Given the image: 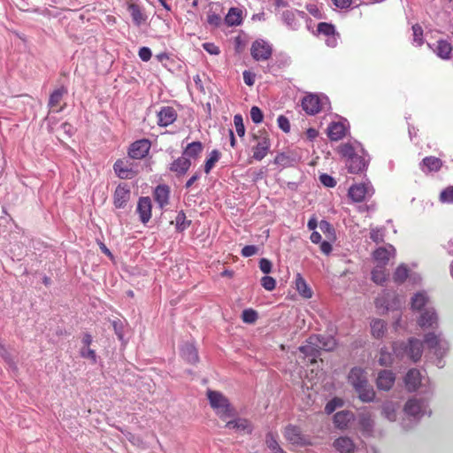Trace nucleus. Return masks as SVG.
Masks as SVG:
<instances>
[{
	"label": "nucleus",
	"mask_w": 453,
	"mask_h": 453,
	"mask_svg": "<svg viewBox=\"0 0 453 453\" xmlns=\"http://www.w3.org/2000/svg\"><path fill=\"white\" fill-rule=\"evenodd\" d=\"M207 397L211 407L222 420H226L236 415L234 408L229 403V400L219 391H207Z\"/></svg>",
	"instance_id": "obj_1"
},
{
	"label": "nucleus",
	"mask_w": 453,
	"mask_h": 453,
	"mask_svg": "<svg viewBox=\"0 0 453 453\" xmlns=\"http://www.w3.org/2000/svg\"><path fill=\"white\" fill-rule=\"evenodd\" d=\"M393 351L396 357L401 359L408 357L413 362H418L423 353V342L416 338H410L407 342H395Z\"/></svg>",
	"instance_id": "obj_2"
},
{
	"label": "nucleus",
	"mask_w": 453,
	"mask_h": 453,
	"mask_svg": "<svg viewBox=\"0 0 453 453\" xmlns=\"http://www.w3.org/2000/svg\"><path fill=\"white\" fill-rule=\"evenodd\" d=\"M404 412L407 416L412 418L415 423H417L422 416L426 414L430 416L432 413L431 410H428L427 402L424 399L417 398H411L407 401L404 405Z\"/></svg>",
	"instance_id": "obj_3"
},
{
	"label": "nucleus",
	"mask_w": 453,
	"mask_h": 453,
	"mask_svg": "<svg viewBox=\"0 0 453 453\" xmlns=\"http://www.w3.org/2000/svg\"><path fill=\"white\" fill-rule=\"evenodd\" d=\"M427 348L434 350V355L439 358L438 365L441 363V358L446 354L449 349V343L444 339L441 338V334H435L434 333L426 334L424 336V342Z\"/></svg>",
	"instance_id": "obj_4"
},
{
	"label": "nucleus",
	"mask_w": 453,
	"mask_h": 453,
	"mask_svg": "<svg viewBox=\"0 0 453 453\" xmlns=\"http://www.w3.org/2000/svg\"><path fill=\"white\" fill-rule=\"evenodd\" d=\"M329 104L326 96L319 97L317 95H307L302 100L303 110L309 115H315L323 111Z\"/></svg>",
	"instance_id": "obj_5"
},
{
	"label": "nucleus",
	"mask_w": 453,
	"mask_h": 453,
	"mask_svg": "<svg viewBox=\"0 0 453 453\" xmlns=\"http://www.w3.org/2000/svg\"><path fill=\"white\" fill-rule=\"evenodd\" d=\"M252 140L257 141V144L252 148V158L261 161L265 157L271 147L268 134L265 132L259 131L258 134H252Z\"/></svg>",
	"instance_id": "obj_6"
},
{
	"label": "nucleus",
	"mask_w": 453,
	"mask_h": 453,
	"mask_svg": "<svg viewBox=\"0 0 453 453\" xmlns=\"http://www.w3.org/2000/svg\"><path fill=\"white\" fill-rule=\"evenodd\" d=\"M272 53V46L262 39L256 40L250 48V54L256 61L268 60Z\"/></svg>",
	"instance_id": "obj_7"
},
{
	"label": "nucleus",
	"mask_w": 453,
	"mask_h": 453,
	"mask_svg": "<svg viewBox=\"0 0 453 453\" xmlns=\"http://www.w3.org/2000/svg\"><path fill=\"white\" fill-rule=\"evenodd\" d=\"M151 142L149 139L143 138L132 142L128 148V156L133 159H142L150 152Z\"/></svg>",
	"instance_id": "obj_8"
},
{
	"label": "nucleus",
	"mask_w": 453,
	"mask_h": 453,
	"mask_svg": "<svg viewBox=\"0 0 453 453\" xmlns=\"http://www.w3.org/2000/svg\"><path fill=\"white\" fill-rule=\"evenodd\" d=\"M284 437L291 444L305 446L310 444L305 436L302 434L301 428L295 425H288L284 430Z\"/></svg>",
	"instance_id": "obj_9"
},
{
	"label": "nucleus",
	"mask_w": 453,
	"mask_h": 453,
	"mask_svg": "<svg viewBox=\"0 0 453 453\" xmlns=\"http://www.w3.org/2000/svg\"><path fill=\"white\" fill-rule=\"evenodd\" d=\"M131 197V190L127 184L117 186L113 194V204L117 209H125Z\"/></svg>",
	"instance_id": "obj_10"
},
{
	"label": "nucleus",
	"mask_w": 453,
	"mask_h": 453,
	"mask_svg": "<svg viewBox=\"0 0 453 453\" xmlns=\"http://www.w3.org/2000/svg\"><path fill=\"white\" fill-rule=\"evenodd\" d=\"M319 346V350L321 351H332L336 347V340L334 336L328 334H311L310 336V343L315 345V343Z\"/></svg>",
	"instance_id": "obj_11"
},
{
	"label": "nucleus",
	"mask_w": 453,
	"mask_h": 453,
	"mask_svg": "<svg viewBox=\"0 0 453 453\" xmlns=\"http://www.w3.org/2000/svg\"><path fill=\"white\" fill-rule=\"evenodd\" d=\"M128 160L118 159L113 165V170L116 175L124 180L132 179L136 175V172L130 167Z\"/></svg>",
	"instance_id": "obj_12"
},
{
	"label": "nucleus",
	"mask_w": 453,
	"mask_h": 453,
	"mask_svg": "<svg viewBox=\"0 0 453 453\" xmlns=\"http://www.w3.org/2000/svg\"><path fill=\"white\" fill-rule=\"evenodd\" d=\"M177 111L173 107L163 106L157 112V125L159 127H168L177 119Z\"/></svg>",
	"instance_id": "obj_13"
},
{
	"label": "nucleus",
	"mask_w": 453,
	"mask_h": 453,
	"mask_svg": "<svg viewBox=\"0 0 453 453\" xmlns=\"http://www.w3.org/2000/svg\"><path fill=\"white\" fill-rule=\"evenodd\" d=\"M151 200L149 196H142L138 200L136 211L143 224L150 221L151 218Z\"/></svg>",
	"instance_id": "obj_14"
},
{
	"label": "nucleus",
	"mask_w": 453,
	"mask_h": 453,
	"mask_svg": "<svg viewBox=\"0 0 453 453\" xmlns=\"http://www.w3.org/2000/svg\"><path fill=\"white\" fill-rule=\"evenodd\" d=\"M371 190L372 188L366 184H355L349 188L348 195L353 202L359 203L365 199L366 195H370ZM373 191L371 193V195Z\"/></svg>",
	"instance_id": "obj_15"
},
{
	"label": "nucleus",
	"mask_w": 453,
	"mask_h": 453,
	"mask_svg": "<svg viewBox=\"0 0 453 453\" xmlns=\"http://www.w3.org/2000/svg\"><path fill=\"white\" fill-rule=\"evenodd\" d=\"M191 166V161L185 157L183 155L173 160L170 165L169 170L175 173L176 176H183L187 173Z\"/></svg>",
	"instance_id": "obj_16"
},
{
	"label": "nucleus",
	"mask_w": 453,
	"mask_h": 453,
	"mask_svg": "<svg viewBox=\"0 0 453 453\" xmlns=\"http://www.w3.org/2000/svg\"><path fill=\"white\" fill-rule=\"evenodd\" d=\"M368 165V161L362 156L356 154L354 157L347 159L346 166L350 173H360L364 172Z\"/></svg>",
	"instance_id": "obj_17"
},
{
	"label": "nucleus",
	"mask_w": 453,
	"mask_h": 453,
	"mask_svg": "<svg viewBox=\"0 0 453 453\" xmlns=\"http://www.w3.org/2000/svg\"><path fill=\"white\" fill-rule=\"evenodd\" d=\"M349 383L355 388H361L362 385L368 382L366 372L360 367H354L350 370L348 376Z\"/></svg>",
	"instance_id": "obj_18"
},
{
	"label": "nucleus",
	"mask_w": 453,
	"mask_h": 453,
	"mask_svg": "<svg viewBox=\"0 0 453 453\" xmlns=\"http://www.w3.org/2000/svg\"><path fill=\"white\" fill-rule=\"evenodd\" d=\"M395 380L394 372L389 370H382L378 374L376 384L379 389L388 391L393 387Z\"/></svg>",
	"instance_id": "obj_19"
},
{
	"label": "nucleus",
	"mask_w": 453,
	"mask_h": 453,
	"mask_svg": "<svg viewBox=\"0 0 453 453\" xmlns=\"http://www.w3.org/2000/svg\"><path fill=\"white\" fill-rule=\"evenodd\" d=\"M395 250L392 245L380 247L373 252V258L379 263L378 265H386L390 257L395 255Z\"/></svg>",
	"instance_id": "obj_20"
},
{
	"label": "nucleus",
	"mask_w": 453,
	"mask_h": 453,
	"mask_svg": "<svg viewBox=\"0 0 453 453\" xmlns=\"http://www.w3.org/2000/svg\"><path fill=\"white\" fill-rule=\"evenodd\" d=\"M438 317L436 312L432 309L425 310L420 315L418 325L422 328L435 327L437 326Z\"/></svg>",
	"instance_id": "obj_21"
},
{
	"label": "nucleus",
	"mask_w": 453,
	"mask_h": 453,
	"mask_svg": "<svg viewBox=\"0 0 453 453\" xmlns=\"http://www.w3.org/2000/svg\"><path fill=\"white\" fill-rule=\"evenodd\" d=\"M357 420L360 429L363 431V433L371 434L374 426V421L372 418L371 413L367 411L359 412Z\"/></svg>",
	"instance_id": "obj_22"
},
{
	"label": "nucleus",
	"mask_w": 453,
	"mask_h": 453,
	"mask_svg": "<svg viewBox=\"0 0 453 453\" xmlns=\"http://www.w3.org/2000/svg\"><path fill=\"white\" fill-rule=\"evenodd\" d=\"M296 13L299 15L301 18H304L306 16L305 12L303 11H291L287 10L282 12V20L283 22L291 29L296 30L299 27V23L296 19Z\"/></svg>",
	"instance_id": "obj_23"
},
{
	"label": "nucleus",
	"mask_w": 453,
	"mask_h": 453,
	"mask_svg": "<svg viewBox=\"0 0 453 453\" xmlns=\"http://www.w3.org/2000/svg\"><path fill=\"white\" fill-rule=\"evenodd\" d=\"M442 166V162L436 157H426L420 163V168L425 173L438 172Z\"/></svg>",
	"instance_id": "obj_24"
},
{
	"label": "nucleus",
	"mask_w": 453,
	"mask_h": 453,
	"mask_svg": "<svg viewBox=\"0 0 453 453\" xmlns=\"http://www.w3.org/2000/svg\"><path fill=\"white\" fill-rule=\"evenodd\" d=\"M346 127L342 122H332L327 127V136L332 141H339L345 136Z\"/></svg>",
	"instance_id": "obj_25"
},
{
	"label": "nucleus",
	"mask_w": 453,
	"mask_h": 453,
	"mask_svg": "<svg viewBox=\"0 0 453 453\" xmlns=\"http://www.w3.org/2000/svg\"><path fill=\"white\" fill-rule=\"evenodd\" d=\"M203 145L201 142H193L188 143L183 150L182 155L191 159H197L203 152Z\"/></svg>",
	"instance_id": "obj_26"
},
{
	"label": "nucleus",
	"mask_w": 453,
	"mask_h": 453,
	"mask_svg": "<svg viewBox=\"0 0 453 453\" xmlns=\"http://www.w3.org/2000/svg\"><path fill=\"white\" fill-rule=\"evenodd\" d=\"M315 345L310 343V337L306 340L304 345H302L298 348L299 351L303 353L305 357H311V362H315L316 358L321 355L319 350V346L317 342H314Z\"/></svg>",
	"instance_id": "obj_27"
},
{
	"label": "nucleus",
	"mask_w": 453,
	"mask_h": 453,
	"mask_svg": "<svg viewBox=\"0 0 453 453\" xmlns=\"http://www.w3.org/2000/svg\"><path fill=\"white\" fill-rule=\"evenodd\" d=\"M180 355L188 363L195 364L198 361L197 350L191 343L186 342L181 346Z\"/></svg>",
	"instance_id": "obj_28"
},
{
	"label": "nucleus",
	"mask_w": 453,
	"mask_h": 453,
	"mask_svg": "<svg viewBox=\"0 0 453 453\" xmlns=\"http://www.w3.org/2000/svg\"><path fill=\"white\" fill-rule=\"evenodd\" d=\"M404 381L410 391H415L421 382L420 372L415 368L409 370Z\"/></svg>",
	"instance_id": "obj_29"
},
{
	"label": "nucleus",
	"mask_w": 453,
	"mask_h": 453,
	"mask_svg": "<svg viewBox=\"0 0 453 453\" xmlns=\"http://www.w3.org/2000/svg\"><path fill=\"white\" fill-rule=\"evenodd\" d=\"M169 187L166 185H158L154 191V199L161 208L165 206L169 201Z\"/></svg>",
	"instance_id": "obj_30"
},
{
	"label": "nucleus",
	"mask_w": 453,
	"mask_h": 453,
	"mask_svg": "<svg viewBox=\"0 0 453 453\" xmlns=\"http://www.w3.org/2000/svg\"><path fill=\"white\" fill-rule=\"evenodd\" d=\"M355 391L358 395V398L364 403H371L375 398V392L368 382L361 386V388H355Z\"/></svg>",
	"instance_id": "obj_31"
},
{
	"label": "nucleus",
	"mask_w": 453,
	"mask_h": 453,
	"mask_svg": "<svg viewBox=\"0 0 453 453\" xmlns=\"http://www.w3.org/2000/svg\"><path fill=\"white\" fill-rule=\"evenodd\" d=\"M353 418V414L349 411H341L334 414V423L336 427L344 429L348 426V424Z\"/></svg>",
	"instance_id": "obj_32"
},
{
	"label": "nucleus",
	"mask_w": 453,
	"mask_h": 453,
	"mask_svg": "<svg viewBox=\"0 0 453 453\" xmlns=\"http://www.w3.org/2000/svg\"><path fill=\"white\" fill-rule=\"evenodd\" d=\"M334 446L341 453H352L355 448L352 440L349 437H340L336 439L334 442Z\"/></svg>",
	"instance_id": "obj_33"
},
{
	"label": "nucleus",
	"mask_w": 453,
	"mask_h": 453,
	"mask_svg": "<svg viewBox=\"0 0 453 453\" xmlns=\"http://www.w3.org/2000/svg\"><path fill=\"white\" fill-rule=\"evenodd\" d=\"M225 426L229 429L246 431L247 434L252 433V427L250 426V423L249 422V420L245 418H236L234 420H230L226 422Z\"/></svg>",
	"instance_id": "obj_34"
},
{
	"label": "nucleus",
	"mask_w": 453,
	"mask_h": 453,
	"mask_svg": "<svg viewBox=\"0 0 453 453\" xmlns=\"http://www.w3.org/2000/svg\"><path fill=\"white\" fill-rule=\"evenodd\" d=\"M242 11L238 8L232 7L229 9L226 18L225 22L227 26H238L242 23Z\"/></svg>",
	"instance_id": "obj_35"
},
{
	"label": "nucleus",
	"mask_w": 453,
	"mask_h": 453,
	"mask_svg": "<svg viewBox=\"0 0 453 453\" xmlns=\"http://www.w3.org/2000/svg\"><path fill=\"white\" fill-rule=\"evenodd\" d=\"M452 46L449 42L445 40H439L437 42V47L435 52L437 56L442 59H449L452 52Z\"/></svg>",
	"instance_id": "obj_36"
},
{
	"label": "nucleus",
	"mask_w": 453,
	"mask_h": 453,
	"mask_svg": "<svg viewBox=\"0 0 453 453\" xmlns=\"http://www.w3.org/2000/svg\"><path fill=\"white\" fill-rule=\"evenodd\" d=\"M296 288L298 293L304 298H311L312 296V291L307 285L305 280L300 273L296 274Z\"/></svg>",
	"instance_id": "obj_37"
},
{
	"label": "nucleus",
	"mask_w": 453,
	"mask_h": 453,
	"mask_svg": "<svg viewBox=\"0 0 453 453\" xmlns=\"http://www.w3.org/2000/svg\"><path fill=\"white\" fill-rule=\"evenodd\" d=\"M388 276L384 265H376L372 271V280L377 285L383 286L388 280Z\"/></svg>",
	"instance_id": "obj_38"
},
{
	"label": "nucleus",
	"mask_w": 453,
	"mask_h": 453,
	"mask_svg": "<svg viewBox=\"0 0 453 453\" xmlns=\"http://www.w3.org/2000/svg\"><path fill=\"white\" fill-rule=\"evenodd\" d=\"M132 19L136 26H140L146 20V15L142 12L140 6L136 4H129L127 7Z\"/></svg>",
	"instance_id": "obj_39"
},
{
	"label": "nucleus",
	"mask_w": 453,
	"mask_h": 453,
	"mask_svg": "<svg viewBox=\"0 0 453 453\" xmlns=\"http://www.w3.org/2000/svg\"><path fill=\"white\" fill-rule=\"evenodd\" d=\"M66 94L67 89L64 86L55 89L50 96L48 106L50 109L56 108L63 99V96Z\"/></svg>",
	"instance_id": "obj_40"
},
{
	"label": "nucleus",
	"mask_w": 453,
	"mask_h": 453,
	"mask_svg": "<svg viewBox=\"0 0 453 453\" xmlns=\"http://www.w3.org/2000/svg\"><path fill=\"white\" fill-rule=\"evenodd\" d=\"M265 443H266V446L273 453H285V451L279 445L278 441H277V436L273 433L269 432L266 434Z\"/></svg>",
	"instance_id": "obj_41"
},
{
	"label": "nucleus",
	"mask_w": 453,
	"mask_h": 453,
	"mask_svg": "<svg viewBox=\"0 0 453 453\" xmlns=\"http://www.w3.org/2000/svg\"><path fill=\"white\" fill-rule=\"evenodd\" d=\"M408 273V267L404 264H402L395 269L393 274V280L395 283L402 284L406 280Z\"/></svg>",
	"instance_id": "obj_42"
},
{
	"label": "nucleus",
	"mask_w": 453,
	"mask_h": 453,
	"mask_svg": "<svg viewBox=\"0 0 453 453\" xmlns=\"http://www.w3.org/2000/svg\"><path fill=\"white\" fill-rule=\"evenodd\" d=\"M386 328V324L382 319H373L371 322V332L375 338L383 336Z\"/></svg>",
	"instance_id": "obj_43"
},
{
	"label": "nucleus",
	"mask_w": 453,
	"mask_h": 453,
	"mask_svg": "<svg viewBox=\"0 0 453 453\" xmlns=\"http://www.w3.org/2000/svg\"><path fill=\"white\" fill-rule=\"evenodd\" d=\"M427 296L423 292H418L411 297V308L413 310L420 311L426 303Z\"/></svg>",
	"instance_id": "obj_44"
},
{
	"label": "nucleus",
	"mask_w": 453,
	"mask_h": 453,
	"mask_svg": "<svg viewBox=\"0 0 453 453\" xmlns=\"http://www.w3.org/2000/svg\"><path fill=\"white\" fill-rule=\"evenodd\" d=\"M221 156V153L218 150H213L210 155L209 157L206 159L204 164V173H209L211 169L214 167V165L219 160Z\"/></svg>",
	"instance_id": "obj_45"
},
{
	"label": "nucleus",
	"mask_w": 453,
	"mask_h": 453,
	"mask_svg": "<svg viewBox=\"0 0 453 453\" xmlns=\"http://www.w3.org/2000/svg\"><path fill=\"white\" fill-rule=\"evenodd\" d=\"M394 354L389 352L387 348H381L380 350V357L378 359V363L381 366H389L394 361Z\"/></svg>",
	"instance_id": "obj_46"
},
{
	"label": "nucleus",
	"mask_w": 453,
	"mask_h": 453,
	"mask_svg": "<svg viewBox=\"0 0 453 453\" xmlns=\"http://www.w3.org/2000/svg\"><path fill=\"white\" fill-rule=\"evenodd\" d=\"M191 224V220H188L183 211H180L175 218V226L178 232H183Z\"/></svg>",
	"instance_id": "obj_47"
},
{
	"label": "nucleus",
	"mask_w": 453,
	"mask_h": 453,
	"mask_svg": "<svg viewBox=\"0 0 453 453\" xmlns=\"http://www.w3.org/2000/svg\"><path fill=\"white\" fill-rule=\"evenodd\" d=\"M382 415L389 421L396 419V406L394 403H385L382 405Z\"/></svg>",
	"instance_id": "obj_48"
},
{
	"label": "nucleus",
	"mask_w": 453,
	"mask_h": 453,
	"mask_svg": "<svg viewBox=\"0 0 453 453\" xmlns=\"http://www.w3.org/2000/svg\"><path fill=\"white\" fill-rule=\"evenodd\" d=\"M274 164L283 167L293 166L295 159L285 153H279L274 158Z\"/></svg>",
	"instance_id": "obj_49"
},
{
	"label": "nucleus",
	"mask_w": 453,
	"mask_h": 453,
	"mask_svg": "<svg viewBox=\"0 0 453 453\" xmlns=\"http://www.w3.org/2000/svg\"><path fill=\"white\" fill-rule=\"evenodd\" d=\"M319 34L326 35V36H334L336 34L335 27L331 23L320 22L318 24L317 28Z\"/></svg>",
	"instance_id": "obj_50"
},
{
	"label": "nucleus",
	"mask_w": 453,
	"mask_h": 453,
	"mask_svg": "<svg viewBox=\"0 0 453 453\" xmlns=\"http://www.w3.org/2000/svg\"><path fill=\"white\" fill-rule=\"evenodd\" d=\"M257 318V312L253 309H245L242 313V321L247 324L255 323Z\"/></svg>",
	"instance_id": "obj_51"
},
{
	"label": "nucleus",
	"mask_w": 453,
	"mask_h": 453,
	"mask_svg": "<svg viewBox=\"0 0 453 453\" xmlns=\"http://www.w3.org/2000/svg\"><path fill=\"white\" fill-rule=\"evenodd\" d=\"M440 201L443 203H453V186L447 187L441 192Z\"/></svg>",
	"instance_id": "obj_52"
},
{
	"label": "nucleus",
	"mask_w": 453,
	"mask_h": 453,
	"mask_svg": "<svg viewBox=\"0 0 453 453\" xmlns=\"http://www.w3.org/2000/svg\"><path fill=\"white\" fill-rule=\"evenodd\" d=\"M413 32V42L418 45L421 46L423 44V29L420 25L415 24L412 26Z\"/></svg>",
	"instance_id": "obj_53"
},
{
	"label": "nucleus",
	"mask_w": 453,
	"mask_h": 453,
	"mask_svg": "<svg viewBox=\"0 0 453 453\" xmlns=\"http://www.w3.org/2000/svg\"><path fill=\"white\" fill-rule=\"evenodd\" d=\"M234 124L237 134L240 137L244 136V134H245V127H244V124H243L242 116L241 114L234 115Z\"/></svg>",
	"instance_id": "obj_54"
},
{
	"label": "nucleus",
	"mask_w": 453,
	"mask_h": 453,
	"mask_svg": "<svg viewBox=\"0 0 453 453\" xmlns=\"http://www.w3.org/2000/svg\"><path fill=\"white\" fill-rule=\"evenodd\" d=\"M207 23L213 27H219L221 24L220 15L210 10L207 13Z\"/></svg>",
	"instance_id": "obj_55"
},
{
	"label": "nucleus",
	"mask_w": 453,
	"mask_h": 453,
	"mask_svg": "<svg viewBox=\"0 0 453 453\" xmlns=\"http://www.w3.org/2000/svg\"><path fill=\"white\" fill-rule=\"evenodd\" d=\"M370 239L376 243L383 242H384V229L383 228H372L370 231Z\"/></svg>",
	"instance_id": "obj_56"
},
{
	"label": "nucleus",
	"mask_w": 453,
	"mask_h": 453,
	"mask_svg": "<svg viewBox=\"0 0 453 453\" xmlns=\"http://www.w3.org/2000/svg\"><path fill=\"white\" fill-rule=\"evenodd\" d=\"M250 118L255 124H259L263 121V111L257 106H252L250 109Z\"/></svg>",
	"instance_id": "obj_57"
},
{
	"label": "nucleus",
	"mask_w": 453,
	"mask_h": 453,
	"mask_svg": "<svg viewBox=\"0 0 453 453\" xmlns=\"http://www.w3.org/2000/svg\"><path fill=\"white\" fill-rule=\"evenodd\" d=\"M342 401L339 398H334L330 400L325 406V412L326 414L333 413L337 407L342 406Z\"/></svg>",
	"instance_id": "obj_58"
},
{
	"label": "nucleus",
	"mask_w": 453,
	"mask_h": 453,
	"mask_svg": "<svg viewBox=\"0 0 453 453\" xmlns=\"http://www.w3.org/2000/svg\"><path fill=\"white\" fill-rule=\"evenodd\" d=\"M261 285L265 289L272 291L275 288L276 280L273 277L265 275L261 279Z\"/></svg>",
	"instance_id": "obj_59"
},
{
	"label": "nucleus",
	"mask_w": 453,
	"mask_h": 453,
	"mask_svg": "<svg viewBox=\"0 0 453 453\" xmlns=\"http://www.w3.org/2000/svg\"><path fill=\"white\" fill-rule=\"evenodd\" d=\"M340 153L343 157H347V159H349L351 157H354L356 155L353 146L349 143L342 144L340 147Z\"/></svg>",
	"instance_id": "obj_60"
},
{
	"label": "nucleus",
	"mask_w": 453,
	"mask_h": 453,
	"mask_svg": "<svg viewBox=\"0 0 453 453\" xmlns=\"http://www.w3.org/2000/svg\"><path fill=\"white\" fill-rule=\"evenodd\" d=\"M81 356L83 357V358H88V359H90L92 361L93 364H96V354L95 352L94 349H89L88 347L87 348H82L81 349Z\"/></svg>",
	"instance_id": "obj_61"
},
{
	"label": "nucleus",
	"mask_w": 453,
	"mask_h": 453,
	"mask_svg": "<svg viewBox=\"0 0 453 453\" xmlns=\"http://www.w3.org/2000/svg\"><path fill=\"white\" fill-rule=\"evenodd\" d=\"M279 127L284 132L288 133L290 131V123L287 117L280 115L277 119Z\"/></svg>",
	"instance_id": "obj_62"
},
{
	"label": "nucleus",
	"mask_w": 453,
	"mask_h": 453,
	"mask_svg": "<svg viewBox=\"0 0 453 453\" xmlns=\"http://www.w3.org/2000/svg\"><path fill=\"white\" fill-rule=\"evenodd\" d=\"M319 180L325 187L327 188H334L336 186V180L326 173H322L319 176Z\"/></svg>",
	"instance_id": "obj_63"
},
{
	"label": "nucleus",
	"mask_w": 453,
	"mask_h": 453,
	"mask_svg": "<svg viewBox=\"0 0 453 453\" xmlns=\"http://www.w3.org/2000/svg\"><path fill=\"white\" fill-rule=\"evenodd\" d=\"M258 251V248L255 245H246L242 248L241 254L244 257L254 256Z\"/></svg>",
	"instance_id": "obj_64"
}]
</instances>
